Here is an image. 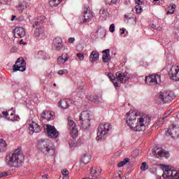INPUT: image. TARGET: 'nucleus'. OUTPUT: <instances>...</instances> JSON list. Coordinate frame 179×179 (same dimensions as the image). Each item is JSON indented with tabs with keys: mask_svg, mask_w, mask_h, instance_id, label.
Instances as JSON below:
<instances>
[{
	"mask_svg": "<svg viewBox=\"0 0 179 179\" xmlns=\"http://www.w3.org/2000/svg\"><path fill=\"white\" fill-rule=\"evenodd\" d=\"M126 124L135 132L145 131L152 121V117L149 115H138L135 110H130L124 116Z\"/></svg>",
	"mask_w": 179,
	"mask_h": 179,
	"instance_id": "nucleus-1",
	"label": "nucleus"
},
{
	"mask_svg": "<svg viewBox=\"0 0 179 179\" xmlns=\"http://www.w3.org/2000/svg\"><path fill=\"white\" fill-rule=\"evenodd\" d=\"M6 164L8 167H20L23 160L22 159V155L20 151L16 150L13 153H10L6 157Z\"/></svg>",
	"mask_w": 179,
	"mask_h": 179,
	"instance_id": "nucleus-2",
	"label": "nucleus"
},
{
	"mask_svg": "<svg viewBox=\"0 0 179 179\" xmlns=\"http://www.w3.org/2000/svg\"><path fill=\"white\" fill-rule=\"evenodd\" d=\"M175 98L176 94H174V92L171 90H164L156 95L155 101H157L158 104H162V103H170L173 101Z\"/></svg>",
	"mask_w": 179,
	"mask_h": 179,
	"instance_id": "nucleus-3",
	"label": "nucleus"
},
{
	"mask_svg": "<svg viewBox=\"0 0 179 179\" xmlns=\"http://www.w3.org/2000/svg\"><path fill=\"white\" fill-rule=\"evenodd\" d=\"M38 148L43 155H54L55 149L52 147V143L49 140H39Z\"/></svg>",
	"mask_w": 179,
	"mask_h": 179,
	"instance_id": "nucleus-4",
	"label": "nucleus"
},
{
	"mask_svg": "<svg viewBox=\"0 0 179 179\" xmlns=\"http://www.w3.org/2000/svg\"><path fill=\"white\" fill-rule=\"evenodd\" d=\"M111 124L110 123L101 124L98 127L97 136L96 138V141H102V139H106L107 135L110 131H111Z\"/></svg>",
	"mask_w": 179,
	"mask_h": 179,
	"instance_id": "nucleus-5",
	"label": "nucleus"
},
{
	"mask_svg": "<svg viewBox=\"0 0 179 179\" xmlns=\"http://www.w3.org/2000/svg\"><path fill=\"white\" fill-rule=\"evenodd\" d=\"M67 129H69L70 135L72 136V138H78L79 131L78 130L76 123H75V121L72 120V117H68L67 119Z\"/></svg>",
	"mask_w": 179,
	"mask_h": 179,
	"instance_id": "nucleus-6",
	"label": "nucleus"
},
{
	"mask_svg": "<svg viewBox=\"0 0 179 179\" xmlns=\"http://www.w3.org/2000/svg\"><path fill=\"white\" fill-rule=\"evenodd\" d=\"M165 135L171 136L173 139L179 138V126L176 124H171L168 129H166Z\"/></svg>",
	"mask_w": 179,
	"mask_h": 179,
	"instance_id": "nucleus-7",
	"label": "nucleus"
},
{
	"mask_svg": "<svg viewBox=\"0 0 179 179\" xmlns=\"http://www.w3.org/2000/svg\"><path fill=\"white\" fill-rule=\"evenodd\" d=\"M145 83L148 86H156L162 83L161 76L159 74H152L145 77Z\"/></svg>",
	"mask_w": 179,
	"mask_h": 179,
	"instance_id": "nucleus-8",
	"label": "nucleus"
},
{
	"mask_svg": "<svg viewBox=\"0 0 179 179\" xmlns=\"http://www.w3.org/2000/svg\"><path fill=\"white\" fill-rule=\"evenodd\" d=\"M27 127L31 135H33L34 133L38 134V132H41V127L33 120H28L27 122Z\"/></svg>",
	"mask_w": 179,
	"mask_h": 179,
	"instance_id": "nucleus-9",
	"label": "nucleus"
},
{
	"mask_svg": "<svg viewBox=\"0 0 179 179\" xmlns=\"http://www.w3.org/2000/svg\"><path fill=\"white\" fill-rule=\"evenodd\" d=\"M160 167L163 171L162 177L164 179H173L174 170L171 169V166L161 164Z\"/></svg>",
	"mask_w": 179,
	"mask_h": 179,
	"instance_id": "nucleus-10",
	"label": "nucleus"
},
{
	"mask_svg": "<svg viewBox=\"0 0 179 179\" xmlns=\"http://www.w3.org/2000/svg\"><path fill=\"white\" fill-rule=\"evenodd\" d=\"M13 72H17V71H20V72H24L26 71V62L22 57H19L15 64L13 66Z\"/></svg>",
	"mask_w": 179,
	"mask_h": 179,
	"instance_id": "nucleus-11",
	"label": "nucleus"
},
{
	"mask_svg": "<svg viewBox=\"0 0 179 179\" xmlns=\"http://www.w3.org/2000/svg\"><path fill=\"white\" fill-rule=\"evenodd\" d=\"M169 76L171 80L174 82H179V66H172L171 70L169 71Z\"/></svg>",
	"mask_w": 179,
	"mask_h": 179,
	"instance_id": "nucleus-12",
	"label": "nucleus"
},
{
	"mask_svg": "<svg viewBox=\"0 0 179 179\" xmlns=\"http://www.w3.org/2000/svg\"><path fill=\"white\" fill-rule=\"evenodd\" d=\"M46 131H47L48 136L49 138H58L59 135V132L57 131V129L55 128V127L51 124L46 125Z\"/></svg>",
	"mask_w": 179,
	"mask_h": 179,
	"instance_id": "nucleus-13",
	"label": "nucleus"
},
{
	"mask_svg": "<svg viewBox=\"0 0 179 179\" xmlns=\"http://www.w3.org/2000/svg\"><path fill=\"white\" fill-rule=\"evenodd\" d=\"M73 104V100L71 99H62L58 102V107L62 110H66Z\"/></svg>",
	"mask_w": 179,
	"mask_h": 179,
	"instance_id": "nucleus-14",
	"label": "nucleus"
},
{
	"mask_svg": "<svg viewBox=\"0 0 179 179\" xmlns=\"http://www.w3.org/2000/svg\"><path fill=\"white\" fill-rule=\"evenodd\" d=\"M153 154L156 157H165L166 159H169V157H170V153L169 151H166V150L162 148H156L153 151Z\"/></svg>",
	"mask_w": 179,
	"mask_h": 179,
	"instance_id": "nucleus-15",
	"label": "nucleus"
},
{
	"mask_svg": "<svg viewBox=\"0 0 179 179\" xmlns=\"http://www.w3.org/2000/svg\"><path fill=\"white\" fill-rule=\"evenodd\" d=\"M64 48V43H62V38L60 37L55 38L53 40L52 48L55 51H59V50H62Z\"/></svg>",
	"mask_w": 179,
	"mask_h": 179,
	"instance_id": "nucleus-16",
	"label": "nucleus"
},
{
	"mask_svg": "<svg viewBox=\"0 0 179 179\" xmlns=\"http://www.w3.org/2000/svg\"><path fill=\"white\" fill-rule=\"evenodd\" d=\"M116 78L120 83H127V82L129 80L127 72L122 73L121 71H118L116 73Z\"/></svg>",
	"mask_w": 179,
	"mask_h": 179,
	"instance_id": "nucleus-17",
	"label": "nucleus"
},
{
	"mask_svg": "<svg viewBox=\"0 0 179 179\" xmlns=\"http://www.w3.org/2000/svg\"><path fill=\"white\" fill-rule=\"evenodd\" d=\"M94 17V13L92 12L90 8H85L84 9V20L81 21V23H86L90 20H92Z\"/></svg>",
	"mask_w": 179,
	"mask_h": 179,
	"instance_id": "nucleus-18",
	"label": "nucleus"
},
{
	"mask_svg": "<svg viewBox=\"0 0 179 179\" xmlns=\"http://www.w3.org/2000/svg\"><path fill=\"white\" fill-rule=\"evenodd\" d=\"M14 36L17 38V37H24L26 35V31L24 30V28L19 27H15L13 31Z\"/></svg>",
	"mask_w": 179,
	"mask_h": 179,
	"instance_id": "nucleus-19",
	"label": "nucleus"
},
{
	"mask_svg": "<svg viewBox=\"0 0 179 179\" xmlns=\"http://www.w3.org/2000/svg\"><path fill=\"white\" fill-rule=\"evenodd\" d=\"M171 113L170 111L167 112L166 113L164 114L162 117H160L158 120L156 121L155 124H154V127L155 128H160L163 124H164V121L169 115H170Z\"/></svg>",
	"mask_w": 179,
	"mask_h": 179,
	"instance_id": "nucleus-20",
	"label": "nucleus"
},
{
	"mask_svg": "<svg viewBox=\"0 0 179 179\" xmlns=\"http://www.w3.org/2000/svg\"><path fill=\"white\" fill-rule=\"evenodd\" d=\"M70 57L67 53H63L57 58V63L59 65H64L65 62H68Z\"/></svg>",
	"mask_w": 179,
	"mask_h": 179,
	"instance_id": "nucleus-21",
	"label": "nucleus"
},
{
	"mask_svg": "<svg viewBox=\"0 0 179 179\" xmlns=\"http://www.w3.org/2000/svg\"><path fill=\"white\" fill-rule=\"evenodd\" d=\"M42 120H46V121H51L54 118V113L50 110H45L41 114Z\"/></svg>",
	"mask_w": 179,
	"mask_h": 179,
	"instance_id": "nucleus-22",
	"label": "nucleus"
},
{
	"mask_svg": "<svg viewBox=\"0 0 179 179\" xmlns=\"http://www.w3.org/2000/svg\"><path fill=\"white\" fill-rule=\"evenodd\" d=\"M102 53L103 54L102 56L103 62H108V61L111 59V56L110 55V49L103 50Z\"/></svg>",
	"mask_w": 179,
	"mask_h": 179,
	"instance_id": "nucleus-23",
	"label": "nucleus"
},
{
	"mask_svg": "<svg viewBox=\"0 0 179 179\" xmlns=\"http://www.w3.org/2000/svg\"><path fill=\"white\" fill-rule=\"evenodd\" d=\"M90 173L89 175V179H96L100 174V171H97L96 169L92 167L90 169Z\"/></svg>",
	"mask_w": 179,
	"mask_h": 179,
	"instance_id": "nucleus-24",
	"label": "nucleus"
},
{
	"mask_svg": "<svg viewBox=\"0 0 179 179\" xmlns=\"http://www.w3.org/2000/svg\"><path fill=\"white\" fill-rule=\"evenodd\" d=\"M92 156H90V154L85 153L81 157L80 163H82L83 164H87V163L90 162Z\"/></svg>",
	"mask_w": 179,
	"mask_h": 179,
	"instance_id": "nucleus-25",
	"label": "nucleus"
},
{
	"mask_svg": "<svg viewBox=\"0 0 179 179\" xmlns=\"http://www.w3.org/2000/svg\"><path fill=\"white\" fill-rule=\"evenodd\" d=\"M99 54L98 52L92 51L91 54L90 55V61L92 62V64H94V62H96V61H99Z\"/></svg>",
	"mask_w": 179,
	"mask_h": 179,
	"instance_id": "nucleus-26",
	"label": "nucleus"
},
{
	"mask_svg": "<svg viewBox=\"0 0 179 179\" xmlns=\"http://www.w3.org/2000/svg\"><path fill=\"white\" fill-rule=\"evenodd\" d=\"M8 113L10 114V116L8 117V120L10 121H17L19 120V115L15 116V108H12L10 110H8Z\"/></svg>",
	"mask_w": 179,
	"mask_h": 179,
	"instance_id": "nucleus-27",
	"label": "nucleus"
},
{
	"mask_svg": "<svg viewBox=\"0 0 179 179\" xmlns=\"http://www.w3.org/2000/svg\"><path fill=\"white\" fill-rule=\"evenodd\" d=\"M87 98L88 99V100H90V101H92L93 103H96V104H100V103L103 101V99L99 98V96H93L92 95H88Z\"/></svg>",
	"mask_w": 179,
	"mask_h": 179,
	"instance_id": "nucleus-28",
	"label": "nucleus"
},
{
	"mask_svg": "<svg viewBox=\"0 0 179 179\" xmlns=\"http://www.w3.org/2000/svg\"><path fill=\"white\" fill-rule=\"evenodd\" d=\"M89 120H90L89 111H83L80 115V122L87 121Z\"/></svg>",
	"mask_w": 179,
	"mask_h": 179,
	"instance_id": "nucleus-29",
	"label": "nucleus"
},
{
	"mask_svg": "<svg viewBox=\"0 0 179 179\" xmlns=\"http://www.w3.org/2000/svg\"><path fill=\"white\" fill-rule=\"evenodd\" d=\"M81 128L84 129L85 131H87L88 129H90V119L88 120H83L80 122Z\"/></svg>",
	"mask_w": 179,
	"mask_h": 179,
	"instance_id": "nucleus-30",
	"label": "nucleus"
},
{
	"mask_svg": "<svg viewBox=\"0 0 179 179\" xmlns=\"http://www.w3.org/2000/svg\"><path fill=\"white\" fill-rule=\"evenodd\" d=\"M8 149V144L5 140L0 138V152H6Z\"/></svg>",
	"mask_w": 179,
	"mask_h": 179,
	"instance_id": "nucleus-31",
	"label": "nucleus"
},
{
	"mask_svg": "<svg viewBox=\"0 0 179 179\" xmlns=\"http://www.w3.org/2000/svg\"><path fill=\"white\" fill-rule=\"evenodd\" d=\"M26 8H27V3L26 1L20 2L17 6V9L20 12H23Z\"/></svg>",
	"mask_w": 179,
	"mask_h": 179,
	"instance_id": "nucleus-32",
	"label": "nucleus"
},
{
	"mask_svg": "<svg viewBox=\"0 0 179 179\" xmlns=\"http://www.w3.org/2000/svg\"><path fill=\"white\" fill-rule=\"evenodd\" d=\"M62 2V0H49V5L52 8H55Z\"/></svg>",
	"mask_w": 179,
	"mask_h": 179,
	"instance_id": "nucleus-33",
	"label": "nucleus"
},
{
	"mask_svg": "<svg viewBox=\"0 0 179 179\" xmlns=\"http://www.w3.org/2000/svg\"><path fill=\"white\" fill-rule=\"evenodd\" d=\"M99 14L101 17H107V15H108V11L106 7H103L99 10Z\"/></svg>",
	"mask_w": 179,
	"mask_h": 179,
	"instance_id": "nucleus-34",
	"label": "nucleus"
},
{
	"mask_svg": "<svg viewBox=\"0 0 179 179\" xmlns=\"http://www.w3.org/2000/svg\"><path fill=\"white\" fill-rule=\"evenodd\" d=\"M108 76L109 79L111 80V82H113L115 87H118V86H119L118 83L116 82L115 76H114V74H113L111 73H108Z\"/></svg>",
	"mask_w": 179,
	"mask_h": 179,
	"instance_id": "nucleus-35",
	"label": "nucleus"
},
{
	"mask_svg": "<svg viewBox=\"0 0 179 179\" xmlns=\"http://www.w3.org/2000/svg\"><path fill=\"white\" fill-rule=\"evenodd\" d=\"M43 33H44V28H36L34 32V36L35 37H40V36H42Z\"/></svg>",
	"mask_w": 179,
	"mask_h": 179,
	"instance_id": "nucleus-36",
	"label": "nucleus"
},
{
	"mask_svg": "<svg viewBox=\"0 0 179 179\" xmlns=\"http://www.w3.org/2000/svg\"><path fill=\"white\" fill-rule=\"evenodd\" d=\"M176 4H173L172 6H169L168 8V11L166 12L167 15H173L174 12H176Z\"/></svg>",
	"mask_w": 179,
	"mask_h": 179,
	"instance_id": "nucleus-37",
	"label": "nucleus"
},
{
	"mask_svg": "<svg viewBox=\"0 0 179 179\" xmlns=\"http://www.w3.org/2000/svg\"><path fill=\"white\" fill-rule=\"evenodd\" d=\"M128 162H129V158H124L122 161L119 162L117 167H124V166H125V164H127Z\"/></svg>",
	"mask_w": 179,
	"mask_h": 179,
	"instance_id": "nucleus-38",
	"label": "nucleus"
},
{
	"mask_svg": "<svg viewBox=\"0 0 179 179\" xmlns=\"http://www.w3.org/2000/svg\"><path fill=\"white\" fill-rule=\"evenodd\" d=\"M38 21H36L35 26H40L41 24H42L43 22H44V20H45V17L44 16L39 17L38 18Z\"/></svg>",
	"mask_w": 179,
	"mask_h": 179,
	"instance_id": "nucleus-39",
	"label": "nucleus"
},
{
	"mask_svg": "<svg viewBox=\"0 0 179 179\" xmlns=\"http://www.w3.org/2000/svg\"><path fill=\"white\" fill-rule=\"evenodd\" d=\"M148 169H149V166H148V163L146 162H143L141 164V170H142V171H146V170H148Z\"/></svg>",
	"mask_w": 179,
	"mask_h": 179,
	"instance_id": "nucleus-40",
	"label": "nucleus"
},
{
	"mask_svg": "<svg viewBox=\"0 0 179 179\" xmlns=\"http://www.w3.org/2000/svg\"><path fill=\"white\" fill-rule=\"evenodd\" d=\"M62 177H69V171L68 169L62 170Z\"/></svg>",
	"mask_w": 179,
	"mask_h": 179,
	"instance_id": "nucleus-41",
	"label": "nucleus"
},
{
	"mask_svg": "<svg viewBox=\"0 0 179 179\" xmlns=\"http://www.w3.org/2000/svg\"><path fill=\"white\" fill-rule=\"evenodd\" d=\"M58 75H68L69 71L67 69H62L57 71Z\"/></svg>",
	"mask_w": 179,
	"mask_h": 179,
	"instance_id": "nucleus-42",
	"label": "nucleus"
},
{
	"mask_svg": "<svg viewBox=\"0 0 179 179\" xmlns=\"http://www.w3.org/2000/svg\"><path fill=\"white\" fill-rule=\"evenodd\" d=\"M120 0H106L107 5H111V3H118Z\"/></svg>",
	"mask_w": 179,
	"mask_h": 179,
	"instance_id": "nucleus-43",
	"label": "nucleus"
},
{
	"mask_svg": "<svg viewBox=\"0 0 179 179\" xmlns=\"http://www.w3.org/2000/svg\"><path fill=\"white\" fill-rule=\"evenodd\" d=\"M172 179H179V171L173 170V176Z\"/></svg>",
	"mask_w": 179,
	"mask_h": 179,
	"instance_id": "nucleus-44",
	"label": "nucleus"
},
{
	"mask_svg": "<svg viewBox=\"0 0 179 179\" xmlns=\"http://www.w3.org/2000/svg\"><path fill=\"white\" fill-rule=\"evenodd\" d=\"M135 10L136 13H142V6L141 5H136L135 6Z\"/></svg>",
	"mask_w": 179,
	"mask_h": 179,
	"instance_id": "nucleus-45",
	"label": "nucleus"
},
{
	"mask_svg": "<svg viewBox=\"0 0 179 179\" xmlns=\"http://www.w3.org/2000/svg\"><path fill=\"white\" fill-rule=\"evenodd\" d=\"M77 57L79 61H83L85 59V55L82 53H77Z\"/></svg>",
	"mask_w": 179,
	"mask_h": 179,
	"instance_id": "nucleus-46",
	"label": "nucleus"
},
{
	"mask_svg": "<svg viewBox=\"0 0 179 179\" xmlns=\"http://www.w3.org/2000/svg\"><path fill=\"white\" fill-rule=\"evenodd\" d=\"M109 31H110V33H114V31H115V25L114 24H110Z\"/></svg>",
	"mask_w": 179,
	"mask_h": 179,
	"instance_id": "nucleus-47",
	"label": "nucleus"
},
{
	"mask_svg": "<svg viewBox=\"0 0 179 179\" xmlns=\"http://www.w3.org/2000/svg\"><path fill=\"white\" fill-rule=\"evenodd\" d=\"M9 114V112L6 111V110H3L1 113V115L0 114V117H6V116Z\"/></svg>",
	"mask_w": 179,
	"mask_h": 179,
	"instance_id": "nucleus-48",
	"label": "nucleus"
},
{
	"mask_svg": "<svg viewBox=\"0 0 179 179\" xmlns=\"http://www.w3.org/2000/svg\"><path fill=\"white\" fill-rule=\"evenodd\" d=\"M135 2L137 5H143V2H142V0H135Z\"/></svg>",
	"mask_w": 179,
	"mask_h": 179,
	"instance_id": "nucleus-49",
	"label": "nucleus"
},
{
	"mask_svg": "<svg viewBox=\"0 0 179 179\" xmlns=\"http://www.w3.org/2000/svg\"><path fill=\"white\" fill-rule=\"evenodd\" d=\"M8 176V173L6 172H3L0 173V178H1V177H6Z\"/></svg>",
	"mask_w": 179,
	"mask_h": 179,
	"instance_id": "nucleus-50",
	"label": "nucleus"
},
{
	"mask_svg": "<svg viewBox=\"0 0 179 179\" xmlns=\"http://www.w3.org/2000/svg\"><path fill=\"white\" fill-rule=\"evenodd\" d=\"M74 42H75V38H69V43H70V44H72Z\"/></svg>",
	"mask_w": 179,
	"mask_h": 179,
	"instance_id": "nucleus-51",
	"label": "nucleus"
},
{
	"mask_svg": "<svg viewBox=\"0 0 179 179\" xmlns=\"http://www.w3.org/2000/svg\"><path fill=\"white\" fill-rule=\"evenodd\" d=\"M10 52H11V53L16 52V48H12L10 50Z\"/></svg>",
	"mask_w": 179,
	"mask_h": 179,
	"instance_id": "nucleus-52",
	"label": "nucleus"
},
{
	"mask_svg": "<svg viewBox=\"0 0 179 179\" xmlns=\"http://www.w3.org/2000/svg\"><path fill=\"white\" fill-rule=\"evenodd\" d=\"M42 178H43V179H47V178H48V175H47V174L43 175V176H42Z\"/></svg>",
	"mask_w": 179,
	"mask_h": 179,
	"instance_id": "nucleus-53",
	"label": "nucleus"
},
{
	"mask_svg": "<svg viewBox=\"0 0 179 179\" xmlns=\"http://www.w3.org/2000/svg\"><path fill=\"white\" fill-rule=\"evenodd\" d=\"M20 44H23L24 45H26V42H23V40H21L20 41Z\"/></svg>",
	"mask_w": 179,
	"mask_h": 179,
	"instance_id": "nucleus-54",
	"label": "nucleus"
},
{
	"mask_svg": "<svg viewBox=\"0 0 179 179\" xmlns=\"http://www.w3.org/2000/svg\"><path fill=\"white\" fill-rule=\"evenodd\" d=\"M16 19V15H12L11 20L13 21Z\"/></svg>",
	"mask_w": 179,
	"mask_h": 179,
	"instance_id": "nucleus-55",
	"label": "nucleus"
},
{
	"mask_svg": "<svg viewBox=\"0 0 179 179\" xmlns=\"http://www.w3.org/2000/svg\"><path fill=\"white\" fill-rule=\"evenodd\" d=\"M120 30L122 31L121 34H124L125 33V30L122 29H121Z\"/></svg>",
	"mask_w": 179,
	"mask_h": 179,
	"instance_id": "nucleus-56",
	"label": "nucleus"
},
{
	"mask_svg": "<svg viewBox=\"0 0 179 179\" xmlns=\"http://www.w3.org/2000/svg\"><path fill=\"white\" fill-rule=\"evenodd\" d=\"M124 17L126 18V19H128V18H129V17L128 16V15H124Z\"/></svg>",
	"mask_w": 179,
	"mask_h": 179,
	"instance_id": "nucleus-57",
	"label": "nucleus"
},
{
	"mask_svg": "<svg viewBox=\"0 0 179 179\" xmlns=\"http://www.w3.org/2000/svg\"><path fill=\"white\" fill-rule=\"evenodd\" d=\"M62 179H69V177H62Z\"/></svg>",
	"mask_w": 179,
	"mask_h": 179,
	"instance_id": "nucleus-58",
	"label": "nucleus"
},
{
	"mask_svg": "<svg viewBox=\"0 0 179 179\" xmlns=\"http://www.w3.org/2000/svg\"><path fill=\"white\" fill-rule=\"evenodd\" d=\"M152 27H153V29H156V25H155V24H152Z\"/></svg>",
	"mask_w": 179,
	"mask_h": 179,
	"instance_id": "nucleus-59",
	"label": "nucleus"
},
{
	"mask_svg": "<svg viewBox=\"0 0 179 179\" xmlns=\"http://www.w3.org/2000/svg\"><path fill=\"white\" fill-rule=\"evenodd\" d=\"M53 86H57V84L54 83V84H53Z\"/></svg>",
	"mask_w": 179,
	"mask_h": 179,
	"instance_id": "nucleus-60",
	"label": "nucleus"
},
{
	"mask_svg": "<svg viewBox=\"0 0 179 179\" xmlns=\"http://www.w3.org/2000/svg\"><path fill=\"white\" fill-rule=\"evenodd\" d=\"M155 2H157L159 0H154Z\"/></svg>",
	"mask_w": 179,
	"mask_h": 179,
	"instance_id": "nucleus-61",
	"label": "nucleus"
},
{
	"mask_svg": "<svg viewBox=\"0 0 179 179\" xmlns=\"http://www.w3.org/2000/svg\"><path fill=\"white\" fill-rule=\"evenodd\" d=\"M70 147L72 148V145L70 144Z\"/></svg>",
	"mask_w": 179,
	"mask_h": 179,
	"instance_id": "nucleus-62",
	"label": "nucleus"
},
{
	"mask_svg": "<svg viewBox=\"0 0 179 179\" xmlns=\"http://www.w3.org/2000/svg\"><path fill=\"white\" fill-rule=\"evenodd\" d=\"M33 27H36V26L33 25Z\"/></svg>",
	"mask_w": 179,
	"mask_h": 179,
	"instance_id": "nucleus-63",
	"label": "nucleus"
}]
</instances>
